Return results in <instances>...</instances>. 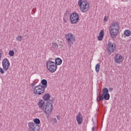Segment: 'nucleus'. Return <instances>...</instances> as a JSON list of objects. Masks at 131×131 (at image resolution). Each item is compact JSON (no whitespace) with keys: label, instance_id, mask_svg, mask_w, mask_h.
<instances>
[{"label":"nucleus","instance_id":"9","mask_svg":"<svg viewBox=\"0 0 131 131\" xmlns=\"http://www.w3.org/2000/svg\"><path fill=\"white\" fill-rule=\"evenodd\" d=\"M104 99L106 100H109V99H110V94H109V93L106 94H101L100 96L97 97V101H102Z\"/></svg>","mask_w":131,"mask_h":131},{"label":"nucleus","instance_id":"3","mask_svg":"<svg viewBox=\"0 0 131 131\" xmlns=\"http://www.w3.org/2000/svg\"><path fill=\"white\" fill-rule=\"evenodd\" d=\"M42 110L44 113L47 115H50L52 113L53 110V104L51 102H47L45 103L42 107Z\"/></svg>","mask_w":131,"mask_h":131},{"label":"nucleus","instance_id":"20","mask_svg":"<svg viewBox=\"0 0 131 131\" xmlns=\"http://www.w3.org/2000/svg\"><path fill=\"white\" fill-rule=\"evenodd\" d=\"M108 93H109V90L107 89V88H105L102 89V94H103V95L108 94Z\"/></svg>","mask_w":131,"mask_h":131},{"label":"nucleus","instance_id":"6","mask_svg":"<svg viewBox=\"0 0 131 131\" xmlns=\"http://www.w3.org/2000/svg\"><path fill=\"white\" fill-rule=\"evenodd\" d=\"M70 19L71 22V24H75L77 23L79 20V16L78 13L74 12L70 15Z\"/></svg>","mask_w":131,"mask_h":131},{"label":"nucleus","instance_id":"28","mask_svg":"<svg viewBox=\"0 0 131 131\" xmlns=\"http://www.w3.org/2000/svg\"><path fill=\"white\" fill-rule=\"evenodd\" d=\"M103 20H104V21L105 22H107V21H108V18H107V16H105V17H104Z\"/></svg>","mask_w":131,"mask_h":131},{"label":"nucleus","instance_id":"22","mask_svg":"<svg viewBox=\"0 0 131 131\" xmlns=\"http://www.w3.org/2000/svg\"><path fill=\"white\" fill-rule=\"evenodd\" d=\"M95 70L96 72H99L100 70V64L99 63L96 64L95 66Z\"/></svg>","mask_w":131,"mask_h":131},{"label":"nucleus","instance_id":"5","mask_svg":"<svg viewBox=\"0 0 131 131\" xmlns=\"http://www.w3.org/2000/svg\"><path fill=\"white\" fill-rule=\"evenodd\" d=\"M45 90L46 88L42 87L41 85H38L34 87L33 89L34 94L35 95H41L45 93Z\"/></svg>","mask_w":131,"mask_h":131},{"label":"nucleus","instance_id":"13","mask_svg":"<svg viewBox=\"0 0 131 131\" xmlns=\"http://www.w3.org/2000/svg\"><path fill=\"white\" fill-rule=\"evenodd\" d=\"M82 115L80 112H79L76 116V120L78 124H81L83 121Z\"/></svg>","mask_w":131,"mask_h":131},{"label":"nucleus","instance_id":"33","mask_svg":"<svg viewBox=\"0 0 131 131\" xmlns=\"http://www.w3.org/2000/svg\"><path fill=\"white\" fill-rule=\"evenodd\" d=\"M2 60V53H0V61Z\"/></svg>","mask_w":131,"mask_h":131},{"label":"nucleus","instance_id":"26","mask_svg":"<svg viewBox=\"0 0 131 131\" xmlns=\"http://www.w3.org/2000/svg\"><path fill=\"white\" fill-rule=\"evenodd\" d=\"M16 40H17V41H21V40H22V36H17L16 37Z\"/></svg>","mask_w":131,"mask_h":131},{"label":"nucleus","instance_id":"31","mask_svg":"<svg viewBox=\"0 0 131 131\" xmlns=\"http://www.w3.org/2000/svg\"><path fill=\"white\" fill-rule=\"evenodd\" d=\"M113 90V88H109V89H108V91H109L110 92H111Z\"/></svg>","mask_w":131,"mask_h":131},{"label":"nucleus","instance_id":"29","mask_svg":"<svg viewBox=\"0 0 131 131\" xmlns=\"http://www.w3.org/2000/svg\"><path fill=\"white\" fill-rule=\"evenodd\" d=\"M36 84V82H33V83L31 84V86H32V88H33V86H34V85H35Z\"/></svg>","mask_w":131,"mask_h":131},{"label":"nucleus","instance_id":"34","mask_svg":"<svg viewBox=\"0 0 131 131\" xmlns=\"http://www.w3.org/2000/svg\"><path fill=\"white\" fill-rule=\"evenodd\" d=\"M47 117H49V116H47Z\"/></svg>","mask_w":131,"mask_h":131},{"label":"nucleus","instance_id":"14","mask_svg":"<svg viewBox=\"0 0 131 131\" xmlns=\"http://www.w3.org/2000/svg\"><path fill=\"white\" fill-rule=\"evenodd\" d=\"M104 38V31L101 30L99 33V35L98 36L97 38L98 40H103Z\"/></svg>","mask_w":131,"mask_h":131},{"label":"nucleus","instance_id":"11","mask_svg":"<svg viewBox=\"0 0 131 131\" xmlns=\"http://www.w3.org/2000/svg\"><path fill=\"white\" fill-rule=\"evenodd\" d=\"M2 66L5 71H8L9 67L10 66V61L7 58H4L2 61Z\"/></svg>","mask_w":131,"mask_h":131},{"label":"nucleus","instance_id":"35","mask_svg":"<svg viewBox=\"0 0 131 131\" xmlns=\"http://www.w3.org/2000/svg\"><path fill=\"white\" fill-rule=\"evenodd\" d=\"M37 81H38V80H37Z\"/></svg>","mask_w":131,"mask_h":131},{"label":"nucleus","instance_id":"19","mask_svg":"<svg viewBox=\"0 0 131 131\" xmlns=\"http://www.w3.org/2000/svg\"><path fill=\"white\" fill-rule=\"evenodd\" d=\"M50 98H51V95L48 94H45V96H43V99L45 101H49Z\"/></svg>","mask_w":131,"mask_h":131},{"label":"nucleus","instance_id":"30","mask_svg":"<svg viewBox=\"0 0 131 131\" xmlns=\"http://www.w3.org/2000/svg\"><path fill=\"white\" fill-rule=\"evenodd\" d=\"M92 131H95V129H96V126H94L93 127H92Z\"/></svg>","mask_w":131,"mask_h":131},{"label":"nucleus","instance_id":"7","mask_svg":"<svg viewBox=\"0 0 131 131\" xmlns=\"http://www.w3.org/2000/svg\"><path fill=\"white\" fill-rule=\"evenodd\" d=\"M28 125L30 131H39V125H36L33 122H29Z\"/></svg>","mask_w":131,"mask_h":131},{"label":"nucleus","instance_id":"15","mask_svg":"<svg viewBox=\"0 0 131 131\" xmlns=\"http://www.w3.org/2000/svg\"><path fill=\"white\" fill-rule=\"evenodd\" d=\"M43 105H45V101L43 100H39L38 103V106L40 109H42V107H43Z\"/></svg>","mask_w":131,"mask_h":131},{"label":"nucleus","instance_id":"2","mask_svg":"<svg viewBox=\"0 0 131 131\" xmlns=\"http://www.w3.org/2000/svg\"><path fill=\"white\" fill-rule=\"evenodd\" d=\"M78 5L82 13H86L90 8V4L85 0H79Z\"/></svg>","mask_w":131,"mask_h":131},{"label":"nucleus","instance_id":"24","mask_svg":"<svg viewBox=\"0 0 131 131\" xmlns=\"http://www.w3.org/2000/svg\"><path fill=\"white\" fill-rule=\"evenodd\" d=\"M52 48L53 49H58V44L56 42L52 43Z\"/></svg>","mask_w":131,"mask_h":131},{"label":"nucleus","instance_id":"18","mask_svg":"<svg viewBox=\"0 0 131 131\" xmlns=\"http://www.w3.org/2000/svg\"><path fill=\"white\" fill-rule=\"evenodd\" d=\"M124 34L125 36H127V37H128V36H130L131 32L129 30H126L124 31Z\"/></svg>","mask_w":131,"mask_h":131},{"label":"nucleus","instance_id":"21","mask_svg":"<svg viewBox=\"0 0 131 131\" xmlns=\"http://www.w3.org/2000/svg\"><path fill=\"white\" fill-rule=\"evenodd\" d=\"M34 122L35 124L38 125V124H39V123H40V120H39V119H38V118H35L34 120Z\"/></svg>","mask_w":131,"mask_h":131},{"label":"nucleus","instance_id":"25","mask_svg":"<svg viewBox=\"0 0 131 131\" xmlns=\"http://www.w3.org/2000/svg\"><path fill=\"white\" fill-rule=\"evenodd\" d=\"M14 54H15V52H14V51L13 50H10L9 52V55L10 57H13V56H14Z\"/></svg>","mask_w":131,"mask_h":131},{"label":"nucleus","instance_id":"23","mask_svg":"<svg viewBox=\"0 0 131 131\" xmlns=\"http://www.w3.org/2000/svg\"><path fill=\"white\" fill-rule=\"evenodd\" d=\"M51 122L52 123H53V124H56V123H57V119H56L55 118H52Z\"/></svg>","mask_w":131,"mask_h":131},{"label":"nucleus","instance_id":"4","mask_svg":"<svg viewBox=\"0 0 131 131\" xmlns=\"http://www.w3.org/2000/svg\"><path fill=\"white\" fill-rule=\"evenodd\" d=\"M47 67L49 71L52 73H54V72L57 70V66L56 65V63L55 62L52 61L50 60L47 61Z\"/></svg>","mask_w":131,"mask_h":131},{"label":"nucleus","instance_id":"16","mask_svg":"<svg viewBox=\"0 0 131 131\" xmlns=\"http://www.w3.org/2000/svg\"><path fill=\"white\" fill-rule=\"evenodd\" d=\"M41 83L42 84V87L44 88V89H47L48 88V81L46 79H42L41 81Z\"/></svg>","mask_w":131,"mask_h":131},{"label":"nucleus","instance_id":"8","mask_svg":"<svg viewBox=\"0 0 131 131\" xmlns=\"http://www.w3.org/2000/svg\"><path fill=\"white\" fill-rule=\"evenodd\" d=\"M66 40L68 43H73L75 41V36L71 33L66 34Z\"/></svg>","mask_w":131,"mask_h":131},{"label":"nucleus","instance_id":"12","mask_svg":"<svg viewBox=\"0 0 131 131\" xmlns=\"http://www.w3.org/2000/svg\"><path fill=\"white\" fill-rule=\"evenodd\" d=\"M123 60V57L119 54H116L115 56V62L117 63V64H120L121 62Z\"/></svg>","mask_w":131,"mask_h":131},{"label":"nucleus","instance_id":"1","mask_svg":"<svg viewBox=\"0 0 131 131\" xmlns=\"http://www.w3.org/2000/svg\"><path fill=\"white\" fill-rule=\"evenodd\" d=\"M109 32L112 38H116V36L119 32V24L118 23H113L109 27Z\"/></svg>","mask_w":131,"mask_h":131},{"label":"nucleus","instance_id":"27","mask_svg":"<svg viewBox=\"0 0 131 131\" xmlns=\"http://www.w3.org/2000/svg\"><path fill=\"white\" fill-rule=\"evenodd\" d=\"M0 72L2 73V74H4L5 73V71H4V69L3 68H0Z\"/></svg>","mask_w":131,"mask_h":131},{"label":"nucleus","instance_id":"17","mask_svg":"<svg viewBox=\"0 0 131 131\" xmlns=\"http://www.w3.org/2000/svg\"><path fill=\"white\" fill-rule=\"evenodd\" d=\"M62 59H61V58H57L55 59V64L56 65H61V64H62Z\"/></svg>","mask_w":131,"mask_h":131},{"label":"nucleus","instance_id":"10","mask_svg":"<svg viewBox=\"0 0 131 131\" xmlns=\"http://www.w3.org/2000/svg\"><path fill=\"white\" fill-rule=\"evenodd\" d=\"M107 51L108 53H113L116 50V45L113 43L108 41L107 46Z\"/></svg>","mask_w":131,"mask_h":131},{"label":"nucleus","instance_id":"32","mask_svg":"<svg viewBox=\"0 0 131 131\" xmlns=\"http://www.w3.org/2000/svg\"><path fill=\"white\" fill-rule=\"evenodd\" d=\"M57 119H58V120H60V116L58 115V116H57Z\"/></svg>","mask_w":131,"mask_h":131}]
</instances>
